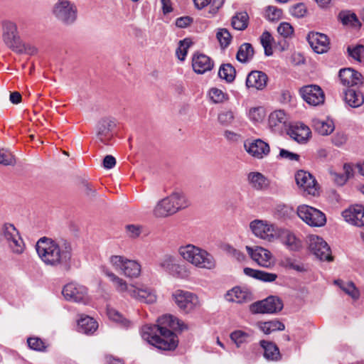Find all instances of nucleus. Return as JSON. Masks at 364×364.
<instances>
[{
    "label": "nucleus",
    "mask_w": 364,
    "mask_h": 364,
    "mask_svg": "<svg viewBox=\"0 0 364 364\" xmlns=\"http://www.w3.org/2000/svg\"><path fill=\"white\" fill-rule=\"evenodd\" d=\"M186 325L171 315L159 317L157 324L145 325L141 328L144 340L163 350H173L178 344L177 336L172 331H183Z\"/></svg>",
    "instance_id": "obj_1"
},
{
    "label": "nucleus",
    "mask_w": 364,
    "mask_h": 364,
    "mask_svg": "<svg viewBox=\"0 0 364 364\" xmlns=\"http://www.w3.org/2000/svg\"><path fill=\"white\" fill-rule=\"evenodd\" d=\"M36 249L38 257L46 265L64 272L70 269L73 248L70 242L43 237L38 240Z\"/></svg>",
    "instance_id": "obj_2"
},
{
    "label": "nucleus",
    "mask_w": 364,
    "mask_h": 364,
    "mask_svg": "<svg viewBox=\"0 0 364 364\" xmlns=\"http://www.w3.org/2000/svg\"><path fill=\"white\" fill-rule=\"evenodd\" d=\"M189 205L190 201L186 194L182 191H176L156 203L154 209V215L157 218H166Z\"/></svg>",
    "instance_id": "obj_3"
},
{
    "label": "nucleus",
    "mask_w": 364,
    "mask_h": 364,
    "mask_svg": "<svg viewBox=\"0 0 364 364\" xmlns=\"http://www.w3.org/2000/svg\"><path fill=\"white\" fill-rule=\"evenodd\" d=\"M178 254L184 260L196 267L213 269L216 267V261L211 254L193 245L180 247Z\"/></svg>",
    "instance_id": "obj_4"
},
{
    "label": "nucleus",
    "mask_w": 364,
    "mask_h": 364,
    "mask_svg": "<svg viewBox=\"0 0 364 364\" xmlns=\"http://www.w3.org/2000/svg\"><path fill=\"white\" fill-rule=\"evenodd\" d=\"M77 7L70 0H58L51 8V14L60 24L70 26L77 19Z\"/></svg>",
    "instance_id": "obj_5"
},
{
    "label": "nucleus",
    "mask_w": 364,
    "mask_h": 364,
    "mask_svg": "<svg viewBox=\"0 0 364 364\" xmlns=\"http://www.w3.org/2000/svg\"><path fill=\"white\" fill-rule=\"evenodd\" d=\"M2 40L5 45L17 53L26 51L18 33V27L15 22L10 20H4L1 22Z\"/></svg>",
    "instance_id": "obj_6"
},
{
    "label": "nucleus",
    "mask_w": 364,
    "mask_h": 364,
    "mask_svg": "<svg viewBox=\"0 0 364 364\" xmlns=\"http://www.w3.org/2000/svg\"><path fill=\"white\" fill-rule=\"evenodd\" d=\"M158 267L171 276L179 279H187L191 272L188 268L179 264L176 257L173 255H164L157 262Z\"/></svg>",
    "instance_id": "obj_7"
},
{
    "label": "nucleus",
    "mask_w": 364,
    "mask_h": 364,
    "mask_svg": "<svg viewBox=\"0 0 364 364\" xmlns=\"http://www.w3.org/2000/svg\"><path fill=\"white\" fill-rule=\"evenodd\" d=\"M109 261L113 268L129 278H137L141 274V265L135 260L122 255H112Z\"/></svg>",
    "instance_id": "obj_8"
},
{
    "label": "nucleus",
    "mask_w": 364,
    "mask_h": 364,
    "mask_svg": "<svg viewBox=\"0 0 364 364\" xmlns=\"http://www.w3.org/2000/svg\"><path fill=\"white\" fill-rule=\"evenodd\" d=\"M2 235L13 253L21 255L23 252L25 244L13 224L5 223L2 227Z\"/></svg>",
    "instance_id": "obj_9"
},
{
    "label": "nucleus",
    "mask_w": 364,
    "mask_h": 364,
    "mask_svg": "<svg viewBox=\"0 0 364 364\" xmlns=\"http://www.w3.org/2000/svg\"><path fill=\"white\" fill-rule=\"evenodd\" d=\"M297 214L303 221L310 226L321 227L326 222V216L322 212L306 205L299 206Z\"/></svg>",
    "instance_id": "obj_10"
},
{
    "label": "nucleus",
    "mask_w": 364,
    "mask_h": 364,
    "mask_svg": "<svg viewBox=\"0 0 364 364\" xmlns=\"http://www.w3.org/2000/svg\"><path fill=\"white\" fill-rule=\"evenodd\" d=\"M283 308L282 301L277 296H271L265 299L254 302L250 306L252 314H275Z\"/></svg>",
    "instance_id": "obj_11"
},
{
    "label": "nucleus",
    "mask_w": 364,
    "mask_h": 364,
    "mask_svg": "<svg viewBox=\"0 0 364 364\" xmlns=\"http://www.w3.org/2000/svg\"><path fill=\"white\" fill-rule=\"evenodd\" d=\"M250 228L255 236L269 242L273 240L277 234V227L267 220H254L250 223Z\"/></svg>",
    "instance_id": "obj_12"
},
{
    "label": "nucleus",
    "mask_w": 364,
    "mask_h": 364,
    "mask_svg": "<svg viewBox=\"0 0 364 364\" xmlns=\"http://www.w3.org/2000/svg\"><path fill=\"white\" fill-rule=\"evenodd\" d=\"M172 296L178 307L184 313L191 312L200 306L198 296L191 292L178 289Z\"/></svg>",
    "instance_id": "obj_13"
},
{
    "label": "nucleus",
    "mask_w": 364,
    "mask_h": 364,
    "mask_svg": "<svg viewBox=\"0 0 364 364\" xmlns=\"http://www.w3.org/2000/svg\"><path fill=\"white\" fill-rule=\"evenodd\" d=\"M295 180L304 195L316 196L318 194V184L310 173L303 170L298 171L295 174Z\"/></svg>",
    "instance_id": "obj_14"
},
{
    "label": "nucleus",
    "mask_w": 364,
    "mask_h": 364,
    "mask_svg": "<svg viewBox=\"0 0 364 364\" xmlns=\"http://www.w3.org/2000/svg\"><path fill=\"white\" fill-rule=\"evenodd\" d=\"M309 247L311 251L320 260L331 261V249L326 242L318 235H310L309 237Z\"/></svg>",
    "instance_id": "obj_15"
},
{
    "label": "nucleus",
    "mask_w": 364,
    "mask_h": 364,
    "mask_svg": "<svg viewBox=\"0 0 364 364\" xmlns=\"http://www.w3.org/2000/svg\"><path fill=\"white\" fill-rule=\"evenodd\" d=\"M62 294L68 301L85 303L87 300V288L75 282L65 284Z\"/></svg>",
    "instance_id": "obj_16"
},
{
    "label": "nucleus",
    "mask_w": 364,
    "mask_h": 364,
    "mask_svg": "<svg viewBox=\"0 0 364 364\" xmlns=\"http://www.w3.org/2000/svg\"><path fill=\"white\" fill-rule=\"evenodd\" d=\"M299 92L303 100L310 105L318 106L324 102L325 95L321 88L316 85L302 87Z\"/></svg>",
    "instance_id": "obj_17"
},
{
    "label": "nucleus",
    "mask_w": 364,
    "mask_h": 364,
    "mask_svg": "<svg viewBox=\"0 0 364 364\" xmlns=\"http://www.w3.org/2000/svg\"><path fill=\"white\" fill-rule=\"evenodd\" d=\"M116 127L114 119L105 117L101 119L96 126L97 139L103 144H107L113 136V131Z\"/></svg>",
    "instance_id": "obj_18"
},
{
    "label": "nucleus",
    "mask_w": 364,
    "mask_h": 364,
    "mask_svg": "<svg viewBox=\"0 0 364 364\" xmlns=\"http://www.w3.org/2000/svg\"><path fill=\"white\" fill-rule=\"evenodd\" d=\"M244 146L250 155L257 159L264 158L269 154L270 151L269 144L259 139L246 141Z\"/></svg>",
    "instance_id": "obj_19"
},
{
    "label": "nucleus",
    "mask_w": 364,
    "mask_h": 364,
    "mask_svg": "<svg viewBox=\"0 0 364 364\" xmlns=\"http://www.w3.org/2000/svg\"><path fill=\"white\" fill-rule=\"evenodd\" d=\"M307 40L311 48L317 53H324L329 49V40L325 34L311 32L308 34Z\"/></svg>",
    "instance_id": "obj_20"
},
{
    "label": "nucleus",
    "mask_w": 364,
    "mask_h": 364,
    "mask_svg": "<svg viewBox=\"0 0 364 364\" xmlns=\"http://www.w3.org/2000/svg\"><path fill=\"white\" fill-rule=\"evenodd\" d=\"M287 122L288 117L284 110H275L269 116V127L275 133H282L286 129Z\"/></svg>",
    "instance_id": "obj_21"
},
{
    "label": "nucleus",
    "mask_w": 364,
    "mask_h": 364,
    "mask_svg": "<svg viewBox=\"0 0 364 364\" xmlns=\"http://www.w3.org/2000/svg\"><path fill=\"white\" fill-rule=\"evenodd\" d=\"M345 220L358 227L364 226V207L355 205L342 213Z\"/></svg>",
    "instance_id": "obj_22"
},
{
    "label": "nucleus",
    "mask_w": 364,
    "mask_h": 364,
    "mask_svg": "<svg viewBox=\"0 0 364 364\" xmlns=\"http://www.w3.org/2000/svg\"><path fill=\"white\" fill-rule=\"evenodd\" d=\"M246 250L250 257L259 265L264 267L270 265L272 255L269 250L259 246H246Z\"/></svg>",
    "instance_id": "obj_23"
},
{
    "label": "nucleus",
    "mask_w": 364,
    "mask_h": 364,
    "mask_svg": "<svg viewBox=\"0 0 364 364\" xmlns=\"http://www.w3.org/2000/svg\"><path fill=\"white\" fill-rule=\"evenodd\" d=\"M213 65V60L205 54L196 53L193 56L192 67L194 72L198 74H203L211 70Z\"/></svg>",
    "instance_id": "obj_24"
},
{
    "label": "nucleus",
    "mask_w": 364,
    "mask_h": 364,
    "mask_svg": "<svg viewBox=\"0 0 364 364\" xmlns=\"http://www.w3.org/2000/svg\"><path fill=\"white\" fill-rule=\"evenodd\" d=\"M267 80L268 77L264 73L259 70H252L247 76L246 86L248 88L262 90L267 86Z\"/></svg>",
    "instance_id": "obj_25"
},
{
    "label": "nucleus",
    "mask_w": 364,
    "mask_h": 364,
    "mask_svg": "<svg viewBox=\"0 0 364 364\" xmlns=\"http://www.w3.org/2000/svg\"><path fill=\"white\" fill-rule=\"evenodd\" d=\"M129 295L136 299H138L141 302L146 304H153L156 300V294L149 288L139 289L130 285Z\"/></svg>",
    "instance_id": "obj_26"
},
{
    "label": "nucleus",
    "mask_w": 364,
    "mask_h": 364,
    "mask_svg": "<svg viewBox=\"0 0 364 364\" xmlns=\"http://www.w3.org/2000/svg\"><path fill=\"white\" fill-rule=\"evenodd\" d=\"M339 78L343 85L353 87L362 83L361 74L352 68H343L339 71Z\"/></svg>",
    "instance_id": "obj_27"
},
{
    "label": "nucleus",
    "mask_w": 364,
    "mask_h": 364,
    "mask_svg": "<svg viewBox=\"0 0 364 364\" xmlns=\"http://www.w3.org/2000/svg\"><path fill=\"white\" fill-rule=\"evenodd\" d=\"M289 134L294 140L298 143H306L311 135L309 128L304 124H296L293 126L289 132Z\"/></svg>",
    "instance_id": "obj_28"
},
{
    "label": "nucleus",
    "mask_w": 364,
    "mask_h": 364,
    "mask_svg": "<svg viewBox=\"0 0 364 364\" xmlns=\"http://www.w3.org/2000/svg\"><path fill=\"white\" fill-rule=\"evenodd\" d=\"M225 299L228 301L243 303L250 300L251 294L246 289L235 287L227 292Z\"/></svg>",
    "instance_id": "obj_29"
},
{
    "label": "nucleus",
    "mask_w": 364,
    "mask_h": 364,
    "mask_svg": "<svg viewBox=\"0 0 364 364\" xmlns=\"http://www.w3.org/2000/svg\"><path fill=\"white\" fill-rule=\"evenodd\" d=\"M249 185L255 190L262 191L268 188L269 181L261 173L252 171L247 175Z\"/></svg>",
    "instance_id": "obj_30"
},
{
    "label": "nucleus",
    "mask_w": 364,
    "mask_h": 364,
    "mask_svg": "<svg viewBox=\"0 0 364 364\" xmlns=\"http://www.w3.org/2000/svg\"><path fill=\"white\" fill-rule=\"evenodd\" d=\"M345 101L351 107H360L364 103L363 93L353 87H349L345 91Z\"/></svg>",
    "instance_id": "obj_31"
},
{
    "label": "nucleus",
    "mask_w": 364,
    "mask_h": 364,
    "mask_svg": "<svg viewBox=\"0 0 364 364\" xmlns=\"http://www.w3.org/2000/svg\"><path fill=\"white\" fill-rule=\"evenodd\" d=\"M260 346L264 349V357L267 360L277 361L281 358L279 350L275 343L262 340Z\"/></svg>",
    "instance_id": "obj_32"
},
{
    "label": "nucleus",
    "mask_w": 364,
    "mask_h": 364,
    "mask_svg": "<svg viewBox=\"0 0 364 364\" xmlns=\"http://www.w3.org/2000/svg\"><path fill=\"white\" fill-rule=\"evenodd\" d=\"M282 242L291 251H298L301 247V242L296 235L287 230H284L280 233Z\"/></svg>",
    "instance_id": "obj_33"
},
{
    "label": "nucleus",
    "mask_w": 364,
    "mask_h": 364,
    "mask_svg": "<svg viewBox=\"0 0 364 364\" xmlns=\"http://www.w3.org/2000/svg\"><path fill=\"white\" fill-rule=\"evenodd\" d=\"M245 275L261 280L265 282H274L277 278V275L274 273H269L264 271L254 269L250 267H245L243 270Z\"/></svg>",
    "instance_id": "obj_34"
},
{
    "label": "nucleus",
    "mask_w": 364,
    "mask_h": 364,
    "mask_svg": "<svg viewBox=\"0 0 364 364\" xmlns=\"http://www.w3.org/2000/svg\"><path fill=\"white\" fill-rule=\"evenodd\" d=\"M314 129L321 135H328L333 132L335 129L334 123L332 119L326 120L316 119L313 120Z\"/></svg>",
    "instance_id": "obj_35"
},
{
    "label": "nucleus",
    "mask_w": 364,
    "mask_h": 364,
    "mask_svg": "<svg viewBox=\"0 0 364 364\" xmlns=\"http://www.w3.org/2000/svg\"><path fill=\"white\" fill-rule=\"evenodd\" d=\"M103 272L107 277H109L110 281L113 283V285L117 291L121 293H127L129 295V290L130 289V286L127 285L126 281L119 277L113 272L109 271L107 269H103Z\"/></svg>",
    "instance_id": "obj_36"
},
{
    "label": "nucleus",
    "mask_w": 364,
    "mask_h": 364,
    "mask_svg": "<svg viewBox=\"0 0 364 364\" xmlns=\"http://www.w3.org/2000/svg\"><path fill=\"white\" fill-rule=\"evenodd\" d=\"M97 321L90 316L81 318L77 322V330L80 333H93L97 330Z\"/></svg>",
    "instance_id": "obj_37"
},
{
    "label": "nucleus",
    "mask_w": 364,
    "mask_h": 364,
    "mask_svg": "<svg viewBox=\"0 0 364 364\" xmlns=\"http://www.w3.org/2000/svg\"><path fill=\"white\" fill-rule=\"evenodd\" d=\"M257 326L265 334H270L276 331H283L285 328L284 324L278 320L258 322Z\"/></svg>",
    "instance_id": "obj_38"
},
{
    "label": "nucleus",
    "mask_w": 364,
    "mask_h": 364,
    "mask_svg": "<svg viewBox=\"0 0 364 364\" xmlns=\"http://www.w3.org/2000/svg\"><path fill=\"white\" fill-rule=\"evenodd\" d=\"M254 55V49L249 43L242 44L237 53L236 58L239 62L247 63L250 60Z\"/></svg>",
    "instance_id": "obj_39"
},
{
    "label": "nucleus",
    "mask_w": 364,
    "mask_h": 364,
    "mask_svg": "<svg viewBox=\"0 0 364 364\" xmlns=\"http://www.w3.org/2000/svg\"><path fill=\"white\" fill-rule=\"evenodd\" d=\"M248 20L249 16L247 12H239L232 17L231 25L235 30L243 31L248 26Z\"/></svg>",
    "instance_id": "obj_40"
},
{
    "label": "nucleus",
    "mask_w": 364,
    "mask_h": 364,
    "mask_svg": "<svg viewBox=\"0 0 364 364\" xmlns=\"http://www.w3.org/2000/svg\"><path fill=\"white\" fill-rule=\"evenodd\" d=\"M280 265L287 269L294 270L298 272L306 271V268L304 264L289 257H284L280 262Z\"/></svg>",
    "instance_id": "obj_41"
},
{
    "label": "nucleus",
    "mask_w": 364,
    "mask_h": 364,
    "mask_svg": "<svg viewBox=\"0 0 364 364\" xmlns=\"http://www.w3.org/2000/svg\"><path fill=\"white\" fill-rule=\"evenodd\" d=\"M335 283L339 286V287L353 299H358L360 296L358 289L355 287L354 284L351 282H345L342 280L335 281Z\"/></svg>",
    "instance_id": "obj_42"
},
{
    "label": "nucleus",
    "mask_w": 364,
    "mask_h": 364,
    "mask_svg": "<svg viewBox=\"0 0 364 364\" xmlns=\"http://www.w3.org/2000/svg\"><path fill=\"white\" fill-rule=\"evenodd\" d=\"M235 68L230 63L222 65L218 70L219 77L228 82H232L235 80Z\"/></svg>",
    "instance_id": "obj_43"
},
{
    "label": "nucleus",
    "mask_w": 364,
    "mask_h": 364,
    "mask_svg": "<svg viewBox=\"0 0 364 364\" xmlns=\"http://www.w3.org/2000/svg\"><path fill=\"white\" fill-rule=\"evenodd\" d=\"M230 338L235 343L237 347L239 348L243 343H248L251 341L252 333L241 330H237L230 333Z\"/></svg>",
    "instance_id": "obj_44"
},
{
    "label": "nucleus",
    "mask_w": 364,
    "mask_h": 364,
    "mask_svg": "<svg viewBox=\"0 0 364 364\" xmlns=\"http://www.w3.org/2000/svg\"><path fill=\"white\" fill-rule=\"evenodd\" d=\"M273 41H274L273 37L272 36L270 33L268 31L263 32V33L260 36V42H261L262 47L264 48V54L267 56H270L273 53L272 46Z\"/></svg>",
    "instance_id": "obj_45"
},
{
    "label": "nucleus",
    "mask_w": 364,
    "mask_h": 364,
    "mask_svg": "<svg viewBox=\"0 0 364 364\" xmlns=\"http://www.w3.org/2000/svg\"><path fill=\"white\" fill-rule=\"evenodd\" d=\"M339 17L344 25L360 27V23L354 13L341 12Z\"/></svg>",
    "instance_id": "obj_46"
},
{
    "label": "nucleus",
    "mask_w": 364,
    "mask_h": 364,
    "mask_svg": "<svg viewBox=\"0 0 364 364\" xmlns=\"http://www.w3.org/2000/svg\"><path fill=\"white\" fill-rule=\"evenodd\" d=\"M216 38L223 48H227L232 40V36L226 28H219L216 33Z\"/></svg>",
    "instance_id": "obj_47"
},
{
    "label": "nucleus",
    "mask_w": 364,
    "mask_h": 364,
    "mask_svg": "<svg viewBox=\"0 0 364 364\" xmlns=\"http://www.w3.org/2000/svg\"><path fill=\"white\" fill-rule=\"evenodd\" d=\"M28 347L36 351L44 352L46 350L48 346L46 343L38 337H30L27 339Z\"/></svg>",
    "instance_id": "obj_48"
},
{
    "label": "nucleus",
    "mask_w": 364,
    "mask_h": 364,
    "mask_svg": "<svg viewBox=\"0 0 364 364\" xmlns=\"http://www.w3.org/2000/svg\"><path fill=\"white\" fill-rule=\"evenodd\" d=\"M266 115L264 108L257 107L250 108L248 112L250 119L255 122H262Z\"/></svg>",
    "instance_id": "obj_49"
},
{
    "label": "nucleus",
    "mask_w": 364,
    "mask_h": 364,
    "mask_svg": "<svg viewBox=\"0 0 364 364\" xmlns=\"http://www.w3.org/2000/svg\"><path fill=\"white\" fill-rule=\"evenodd\" d=\"M192 45V41L189 38H185L179 41L178 47L176 50V54L180 60H183L187 55V50Z\"/></svg>",
    "instance_id": "obj_50"
},
{
    "label": "nucleus",
    "mask_w": 364,
    "mask_h": 364,
    "mask_svg": "<svg viewBox=\"0 0 364 364\" xmlns=\"http://www.w3.org/2000/svg\"><path fill=\"white\" fill-rule=\"evenodd\" d=\"M107 313L110 320L119 323L124 326H128L129 322L116 309L108 307Z\"/></svg>",
    "instance_id": "obj_51"
},
{
    "label": "nucleus",
    "mask_w": 364,
    "mask_h": 364,
    "mask_svg": "<svg viewBox=\"0 0 364 364\" xmlns=\"http://www.w3.org/2000/svg\"><path fill=\"white\" fill-rule=\"evenodd\" d=\"M265 16L269 21H279L282 16V11L274 6H269L265 10Z\"/></svg>",
    "instance_id": "obj_52"
},
{
    "label": "nucleus",
    "mask_w": 364,
    "mask_h": 364,
    "mask_svg": "<svg viewBox=\"0 0 364 364\" xmlns=\"http://www.w3.org/2000/svg\"><path fill=\"white\" fill-rule=\"evenodd\" d=\"M16 163L13 154L7 149H0V164L4 166H12Z\"/></svg>",
    "instance_id": "obj_53"
},
{
    "label": "nucleus",
    "mask_w": 364,
    "mask_h": 364,
    "mask_svg": "<svg viewBox=\"0 0 364 364\" xmlns=\"http://www.w3.org/2000/svg\"><path fill=\"white\" fill-rule=\"evenodd\" d=\"M209 95L215 103H222L228 99V94L218 88H212L209 92Z\"/></svg>",
    "instance_id": "obj_54"
},
{
    "label": "nucleus",
    "mask_w": 364,
    "mask_h": 364,
    "mask_svg": "<svg viewBox=\"0 0 364 364\" xmlns=\"http://www.w3.org/2000/svg\"><path fill=\"white\" fill-rule=\"evenodd\" d=\"M235 114L231 110L221 112L218 117L219 122L223 125L230 124L233 122Z\"/></svg>",
    "instance_id": "obj_55"
},
{
    "label": "nucleus",
    "mask_w": 364,
    "mask_h": 364,
    "mask_svg": "<svg viewBox=\"0 0 364 364\" xmlns=\"http://www.w3.org/2000/svg\"><path fill=\"white\" fill-rule=\"evenodd\" d=\"M347 51L350 57L357 61H361V55L364 53V46L363 45H357L353 48L348 46Z\"/></svg>",
    "instance_id": "obj_56"
},
{
    "label": "nucleus",
    "mask_w": 364,
    "mask_h": 364,
    "mask_svg": "<svg viewBox=\"0 0 364 364\" xmlns=\"http://www.w3.org/2000/svg\"><path fill=\"white\" fill-rule=\"evenodd\" d=\"M290 13L296 18H302L306 15V8L304 4H297L291 8Z\"/></svg>",
    "instance_id": "obj_57"
},
{
    "label": "nucleus",
    "mask_w": 364,
    "mask_h": 364,
    "mask_svg": "<svg viewBox=\"0 0 364 364\" xmlns=\"http://www.w3.org/2000/svg\"><path fill=\"white\" fill-rule=\"evenodd\" d=\"M277 31L280 35L287 38L293 33L294 30L290 23L282 22L278 26Z\"/></svg>",
    "instance_id": "obj_58"
},
{
    "label": "nucleus",
    "mask_w": 364,
    "mask_h": 364,
    "mask_svg": "<svg viewBox=\"0 0 364 364\" xmlns=\"http://www.w3.org/2000/svg\"><path fill=\"white\" fill-rule=\"evenodd\" d=\"M279 157L280 159H287L289 161H299V155L288 150L281 149L279 151Z\"/></svg>",
    "instance_id": "obj_59"
},
{
    "label": "nucleus",
    "mask_w": 364,
    "mask_h": 364,
    "mask_svg": "<svg viewBox=\"0 0 364 364\" xmlns=\"http://www.w3.org/2000/svg\"><path fill=\"white\" fill-rule=\"evenodd\" d=\"M224 0H210L208 2L210 6L209 12L212 14H215L218 10L223 6Z\"/></svg>",
    "instance_id": "obj_60"
},
{
    "label": "nucleus",
    "mask_w": 364,
    "mask_h": 364,
    "mask_svg": "<svg viewBox=\"0 0 364 364\" xmlns=\"http://www.w3.org/2000/svg\"><path fill=\"white\" fill-rule=\"evenodd\" d=\"M82 188L85 194L88 197H94L96 194V190L87 181L82 182Z\"/></svg>",
    "instance_id": "obj_61"
},
{
    "label": "nucleus",
    "mask_w": 364,
    "mask_h": 364,
    "mask_svg": "<svg viewBox=\"0 0 364 364\" xmlns=\"http://www.w3.org/2000/svg\"><path fill=\"white\" fill-rule=\"evenodd\" d=\"M193 22L189 16H182L176 20V26L178 28H186Z\"/></svg>",
    "instance_id": "obj_62"
},
{
    "label": "nucleus",
    "mask_w": 364,
    "mask_h": 364,
    "mask_svg": "<svg viewBox=\"0 0 364 364\" xmlns=\"http://www.w3.org/2000/svg\"><path fill=\"white\" fill-rule=\"evenodd\" d=\"M228 251L235 259L239 262H242L245 259V255L242 252L235 249L232 247H228Z\"/></svg>",
    "instance_id": "obj_63"
},
{
    "label": "nucleus",
    "mask_w": 364,
    "mask_h": 364,
    "mask_svg": "<svg viewBox=\"0 0 364 364\" xmlns=\"http://www.w3.org/2000/svg\"><path fill=\"white\" fill-rule=\"evenodd\" d=\"M116 164V159L112 155H107L103 159V166L105 168L111 169Z\"/></svg>",
    "instance_id": "obj_64"
}]
</instances>
